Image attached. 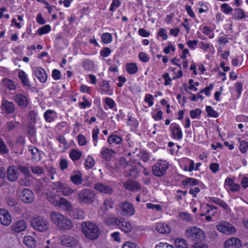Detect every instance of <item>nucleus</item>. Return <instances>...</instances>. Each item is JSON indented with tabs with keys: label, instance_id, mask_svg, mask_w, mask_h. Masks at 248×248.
<instances>
[{
	"label": "nucleus",
	"instance_id": "34",
	"mask_svg": "<svg viewBox=\"0 0 248 248\" xmlns=\"http://www.w3.org/2000/svg\"><path fill=\"white\" fill-rule=\"evenodd\" d=\"M127 72L130 74H134L138 70V67L135 63H128L125 65Z\"/></svg>",
	"mask_w": 248,
	"mask_h": 248
},
{
	"label": "nucleus",
	"instance_id": "12",
	"mask_svg": "<svg viewBox=\"0 0 248 248\" xmlns=\"http://www.w3.org/2000/svg\"><path fill=\"white\" fill-rule=\"evenodd\" d=\"M171 137L175 140H180L182 138L183 134L180 126L176 124H172L170 126Z\"/></svg>",
	"mask_w": 248,
	"mask_h": 248
},
{
	"label": "nucleus",
	"instance_id": "8",
	"mask_svg": "<svg viewBox=\"0 0 248 248\" xmlns=\"http://www.w3.org/2000/svg\"><path fill=\"white\" fill-rule=\"evenodd\" d=\"M217 229L224 233L232 234L235 232L234 227L227 222H221L216 226Z\"/></svg>",
	"mask_w": 248,
	"mask_h": 248
},
{
	"label": "nucleus",
	"instance_id": "47",
	"mask_svg": "<svg viewBox=\"0 0 248 248\" xmlns=\"http://www.w3.org/2000/svg\"><path fill=\"white\" fill-rule=\"evenodd\" d=\"M51 30V27L49 25H46L41 28H40L38 31V32L39 34L42 35L44 34L47 33L49 32Z\"/></svg>",
	"mask_w": 248,
	"mask_h": 248
},
{
	"label": "nucleus",
	"instance_id": "51",
	"mask_svg": "<svg viewBox=\"0 0 248 248\" xmlns=\"http://www.w3.org/2000/svg\"><path fill=\"white\" fill-rule=\"evenodd\" d=\"M18 169L25 175L26 177H29L31 176V174L28 167L24 166H19Z\"/></svg>",
	"mask_w": 248,
	"mask_h": 248
},
{
	"label": "nucleus",
	"instance_id": "21",
	"mask_svg": "<svg viewBox=\"0 0 248 248\" xmlns=\"http://www.w3.org/2000/svg\"><path fill=\"white\" fill-rule=\"evenodd\" d=\"M124 186L127 189L132 191L140 190L141 188L138 182L132 180H129L124 182Z\"/></svg>",
	"mask_w": 248,
	"mask_h": 248
},
{
	"label": "nucleus",
	"instance_id": "55",
	"mask_svg": "<svg viewBox=\"0 0 248 248\" xmlns=\"http://www.w3.org/2000/svg\"><path fill=\"white\" fill-rule=\"evenodd\" d=\"M99 133L98 128L93 129L92 132V137L94 146H96L98 140V135Z\"/></svg>",
	"mask_w": 248,
	"mask_h": 248
},
{
	"label": "nucleus",
	"instance_id": "32",
	"mask_svg": "<svg viewBox=\"0 0 248 248\" xmlns=\"http://www.w3.org/2000/svg\"><path fill=\"white\" fill-rule=\"evenodd\" d=\"M29 151L32 154V160L37 161L41 159L40 154L37 148L34 146H30L29 147Z\"/></svg>",
	"mask_w": 248,
	"mask_h": 248
},
{
	"label": "nucleus",
	"instance_id": "57",
	"mask_svg": "<svg viewBox=\"0 0 248 248\" xmlns=\"http://www.w3.org/2000/svg\"><path fill=\"white\" fill-rule=\"evenodd\" d=\"M18 123L16 121H11L10 122H8L6 124V128L7 130L9 131H10L13 130L15 127H16Z\"/></svg>",
	"mask_w": 248,
	"mask_h": 248
},
{
	"label": "nucleus",
	"instance_id": "54",
	"mask_svg": "<svg viewBox=\"0 0 248 248\" xmlns=\"http://www.w3.org/2000/svg\"><path fill=\"white\" fill-rule=\"evenodd\" d=\"M220 7L223 12L226 14L231 13L233 10L232 8L230 7L227 3H223Z\"/></svg>",
	"mask_w": 248,
	"mask_h": 248
},
{
	"label": "nucleus",
	"instance_id": "39",
	"mask_svg": "<svg viewBox=\"0 0 248 248\" xmlns=\"http://www.w3.org/2000/svg\"><path fill=\"white\" fill-rule=\"evenodd\" d=\"M82 66L85 70H90L93 68V62L89 59H85L82 62Z\"/></svg>",
	"mask_w": 248,
	"mask_h": 248
},
{
	"label": "nucleus",
	"instance_id": "18",
	"mask_svg": "<svg viewBox=\"0 0 248 248\" xmlns=\"http://www.w3.org/2000/svg\"><path fill=\"white\" fill-rule=\"evenodd\" d=\"M27 227L26 222L21 220L13 224L11 226L12 230L16 232H20L24 231Z\"/></svg>",
	"mask_w": 248,
	"mask_h": 248
},
{
	"label": "nucleus",
	"instance_id": "61",
	"mask_svg": "<svg viewBox=\"0 0 248 248\" xmlns=\"http://www.w3.org/2000/svg\"><path fill=\"white\" fill-rule=\"evenodd\" d=\"M111 52V50L109 47H105L100 51V54L101 56L107 57L110 55Z\"/></svg>",
	"mask_w": 248,
	"mask_h": 248
},
{
	"label": "nucleus",
	"instance_id": "13",
	"mask_svg": "<svg viewBox=\"0 0 248 248\" xmlns=\"http://www.w3.org/2000/svg\"><path fill=\"white\" fill-rule=\"evenodd\" d=\"M12 221L10 213L5 209H0V223L3 225H9Z\"/></svg>",
	"mask_w": 248,
	"mask_h": 248
},
{
	"label": "nucleus",
	"instance_id": "3",
	"mask_svg": "<svg viewBox=\"0 0 248 248\" xmlns=\"http://www.w3.org/2000/svg\"><path fill=\"white\" fill-rule=\"evenodd\" d=\"M83 233L85 237L92 240L98 238L100 231L98 227L91 222H85L82 224Z\"/></svg>",
	"mask_w": 248,
	"mask_h": 248
},
{
	"label": "nucleus",
	"instance_id": "31",
	"mask_svg": "<svg viewBox=\"0 0 248 248\" xmlns=\"http://www.w3.org/2000/svg\"><path fill=\"white\" fill-rule=\"evenodd\" d=\"M60 191L64 196H68L72 195L75 190L73 189L68 185L63 183Z\"/></svg>",
	"mask_w": 248,
	"mask_h": 248
},
{
	"label": "nucleus",
	"instance_id": "44",
	"mask_svg": "<svg viewBox=\"0 0 248 248\" xmlns=\"http://www.w3.org/2000/svg\"><path fill=\"white\" fill-rule=\"evenodd\" d=\"M54 113V111L48 109L44 113V118L46 122H51L54 120V118L52 116V114Z\"/></svg>",
	"mask_w": 248,
	"mask_h": 248
},
{
	"label": "nucleus",
	"instance_id": "1",
	"mask_svg": "<svg viewBox=\"0 0 248 248\" xmlns=\"http://www.w3.org/2000/svg\"><path fill=\"white\" fill-rule=\"evenodd\" d=\"M52 221L62 230H70L74 226L72 221L59 212H54L50 214Z\"/></svg>",
	"mask_w": 248,
	"mask_h": 248
},
{
	"label": "nucleus",
	"instance_id": "63",
	"mask_svg": "<svg viewBox=\"0 0 248 248\" xmlns=\"http://www.w3.org/2000/svg\"><path fill=\"white\" fill-rule=\"evenodd\" d=\"M78 140L80 145L84 146L87 144L86 138L82 134H79L78 136Z\"/></svg>",
	"mask_w": 248,
	"mask_h": 248
},
{
	"label": "nucleus",
	"instance_id": "56",
	"mask_svg": "<svg viewBox=\"0 0 248 248\" xmlns=\"http://www.w3.org/2000/svg\"><path fill=\"white\" fill-rule=\"evenodd\" d=\"M208 245L206 243L203 242H194L191 248H208Z\"/></svg>",
	"mask_w": 248,
	"mask_h": 248
},
{
	"label": "nucleus",
	"instance_id": "20",
	"mask_svg": "<svg viewBox=\"0 0 248 248\" xmlns=\"http://www.w3.org/2000/svg\"><path fill=\"white\" fill-rule=\"evenodd\" d=\"M56 207L63 209L65 211H70L73 208L72 205L70 202L63 197H61L58 204Z\"/></svg>",
	"mask_w": 248,
	"mask_h": 248
},
{
	"label": "nucleus",
	"instance_id": "22",
	"mask_svg": "<svg viewBox=\"0 0 248 248\" xmlns=\"http://www.w3.org/2000/svg\"><path fill=\"white\" fill-rule=\"evenodd\" d=\"M15 100L21 108H24L28 106V100L26 96L22 94H18L16 95L15 96Z\"/></svg>",
	"mask_w": 248,
	"mask_h": 248
},
{
	"label": "nucleus",
	"instance_id": "48",
	"mask_svg": "<svg viewBox=\"0 0 248 248\" xmlns=\"http://www.w3.org/2000/svg\"><path fill=\"white\" fill-rule=\"evenodd\" d=\"M63 183L61 182H52L51 184V187L53 190H56L57 192H60L61 187Z\"/></svg>",
	"mask_w": 248,
	"mask_h": 248
},
{
	"label": "nucleus",
	"instance_id": "64",
	"mask_svg": "<svg viewBox=\"0 0 248 248\" xmlns=\"http://www.w3.org/2000/svg\"><path fill=\"white\" fill-rule=\"evenodd\" d=\"M122 248H140L135 243L132 242H127L124 244Z\"/></svg>",
	"mask_w": 248,
	"mask_h": 248
},
{
	"label": "nucleus",
	"instance_id": "11",
	"mask_svg": "<svg viewBox=\"0 0 248 248\" xmlns=\"http://www.w3.org/2000/svg\"><path fill=\"white\" fill-rule=\"evenodd\" d=\"M93 188L104 194L110 195L114 191L112 187L101 183H98L94 185Z\"/></svg>",
	"mask_w": 248,
	"mask_h": 248
},
{
	"label": "nucleus",
	"instance_id": "38",
	"mask_svg": "<svg viewBox=\"0 0 248 248\" xmlns=\"http://www.w3.org/2000/svg\"><path fill=\"white\" fill-rule=\"evenodd\" d=\"M122 141V139L121 137L115 135H110L108 139V141L109 144H112L113 143L120 144L121 143Z\"/></svg>",
	"mask_w": 248,
	"mask_h": 248
},
{
	"label": "nucleus",
	"instance_id": "49",
	"mask_svg": "<svg viewBox=\"0 0 248 248\" xmlns=\"http://www.w3.org/2000/svg\"><path fill=\"white\" fill-rule=\"evenodd\" d=\"M31 169L34 174L40 175L44 172L43 168L40 166L31 167Z\"/></svg>",
	"mask_w": 248,
	"mask_h": 248
},
{
	"label": "nucleus",
	"instance_id": "9",
	"mask_svg": "<svg viewBox=\"0 0 248 248\" xmlns=\"http://www.w3.org/2000/svg\"><path fill=\"white\" fill-rule=\"evenodd\" d=\"M60 240L62 244L67 247L73 248L78 244V241L76 237L67 234L62 235Z\"/></svg>",
	"mask_w": 248,
	"mask_h": 248
},
{
	"label": "nucleus",
	"instance_id": "15",
	"mask_svg": "<svg viewBox=\"0 0 248 248\" xmlns=\"http://www.w3.org/2000/svg\"><path fill=\"white\" fill-rule=\"evenodd\" d=\"M34 73L38 80L42 83H44L47 79V75L46 71L40 67H35Z\"/></svg>",
	"mask_w": 248,
	"mask_h": 248
},
{
	"label": "nucleus",
	"instance_id": "27",
	"mask_svg": "<svg viewBox=\"0 0 248 248\" xmlns=\"http://www.w3.org/2000/svg\"><path fill=\"white\" fill-rule=\"evenodd\" d=\"M114 202L111 199H107L105 200L103 203V205L105 207L104 209H100V211H103L102 216L105 217V215L107 214V211L108 209H112L113 207Z\"/></svg>",
	"mask_w": 248,
	"mask_h": 248
},
{
	"label": "nucleus",
	"instance_id": "59",
	"mask_svg": "<svg viewBox=\"0 0 248 248\" xmlns=\"http://www.w3.org/2000/svg\"><path fill=\"white\" fill-rule=\"evenodd\" d=\"M110 89V85L108 82L106 80L103 81V85H102L101 90L106 93H108Z\"/></svg>",
	"mask_w": 248,
	"mask_h": 248
},
{
	"label": "nucleus",
	"instance_id": "40",
	"mask_svg": "<svg viewBox=\"0 0 248 248\" xmlns=\"http://www.w3.org/2000/svg\"><path fill=\"white\" fill-rule=\"evenodd\" d=\"M206 111L209 117H213L214 118H217L219 116L218 113L213 109L212 107L208 106L206 107Z\"/></svg>",
	"mask_w": 248,
	"mask_h": 248
},
{
	"label": "nucleus",
	"instance_id": "5",
	"mask_svg": "<svg viewBox=\"0 0 248 248\" xmlns=\"http://www.w3.org/2000/svg\"><path fill=\"white\" fill-rule=\"evenodd\" d=\"M30 222L31 226L39 232H45L49 228V223L40 216H33L31 217Z\"/></svg>",
	"mask_w": 248,
	"mask_h": 248
},
{
	"label": "nucleus",
	"instance_id": "7",
	"mask_svg": "<svg viewBox=\"0 0 248 248\" xmlns=\"http://www.w3.org/2000/svg\"><path fill=\"white\" fill-rule=\"evenodd\" d=\"M169 169V164L166 161L160 160L152 167L153 173L156 176L164 175Z\"/></svg>",
	"mask_w": 248,
	"mask_h": 248
},
{
	"label": "nucleus",
	"instance_id": "10",
	"mask_svg": "<svg viewBox=\"0 0 248 248\" xmlns=\"http://www.w3.org/2000/svg\"><path fill=\"white\" fill-rule=\"evenodd\" d=\"M20 197L21 201L27 203H31L34 200V195L33 192L28 188L23 189Z\"/></svg>",
	"mask_w": 248,
	"mask_h": 248
},
{
	"label": "nucleus",
	"instance_id": "58",
	"mask_svg": "<svg viewBox=\"0 0 248 248\" xmlns=\"http://www.w3.org/2000/svg\"><path fill=\"white\" fill-rule=\"evenodd\" d=\"M202 113V111L199 108H196L194 110H191L190 112V117L192 119H195L196 117L199 116Z\"/></svg>",
	"mask_w": 248,
	"mask_h": 248
},
{
	"label": "nucleus",
	"instance_id": "62",
	"mask_svg": "<svg viewBox=\"0 0 248 248\" xmlns=\"http://www.w3.org/2000/svg\"><path fill=\"white\" fill-rule=\"evenodd\" d=\"M147 208L150 209H155L157 211H161L162 210V206L159 204H154L152 203H148L146 204Z\"/></svg>",
	"mask_w": 248,
	"mask_h": 248
},
{
	"label": "nucleus",
	"instance_id": "52",
	"mask_svg": "<svg viewBox=\"0 0 248 248\" xmlns=\"http://www.w3.org/2000/svg\"><path fill=\"white\" fill-rule=\"evenodd\" d=\"M84 164L86 167H88L89 168H92L94 164L93 158L91 156H88L86 159L85 163Z\"/></svg>",
	"mask_w": 248,
	"mask_h": 248
},
{
	"label": "nucleus",
	"instance_id": "4",
	"mask_svg": "<svg viewBox=\"0 0 248 248\" xmlns=\"http://www.w3.org/2000/svg\"><path fill=\"white\" fill-rule=\"evenodd\" d=\"M95 199L94 192L89 188H84L79 191L77 194V199L80 203L90 204L93 203Z\"/></svg>",
	"mask_w": 248,
	"mask_h": 248
},
{
	"label": "nucleus",
	"instance_id": "43",
	"mask_svg": "<svg viewBox=\"0 0 248 248\" xmlns=\"http://www.w3.org/2000/svg\"><path fill=\"white\" fill-rule=\"evenodd\" d=\"M248 149V142L245 140H243L240 141L239 149L242 153H246Z\"/></svg>",
	"mask_w": 248,
	"mask_h": 248
},
{
	"label": "nucleus",
	"instance_id": "42",
	"mask_svg": "<svg viewBox=\"0 0 248 248\" xmlns=\"http://www.w3.org/2000/svg\"><path fill=\"white\" fill-rule=\"evenodd\" d=\"M35 123L30 122L27 127L28 134L31 136H34L36 133V129L35 128Z\"/></svg>",
	"mask_w": 248,
	"mask_h": 248
},
{
	"label": "nucleus",
	"instance_id": "28",
	"mask_svg": "<svg viewBox=\"0 0 248 248\" xmlns=\"http://www.w3.org/2000/svg\"><path fill=\"white\" fill-rule=\"evenodd\" d=\"M105 163L106 168L111 172L118 171L119 168L116 160H108Z\"/></svg>",
	"mask_w": 248,
	"mask_h": 248
},
{
	"label": "nucleus",
	"instance_id": "30",
	"mask_svg": "<svg viewBox=\"0 0 248 248\" xmlns=\"http://www.w3.org/2000/svg\"><path fill=\"white\" fill-rule=\"evenodd\" d=\"M23 241L25 245L30 248H34L36 245L35 239L31 235L24 236Z\"/></svg>",
	"mask_w": 248,
	"mask_h": 248
},
{
	"label": "nucleus",
	"instance_id": "19",
	"mask_svg": "<svg viewBox=\"0 0 248 248\" xmlns=\"http://www.w3.org/2000/svg\"><path fill=\"white\" fill-rule=\"evenodd\" d=\"M117 226L125 233L130 232L132 229L130 223L122 218L119 220Z\"/></svg>",
	"mask_w": 248,
	"mask_h": 248
},
{
	"label": "nucleus",
	"instance_id": "41",
	"mask_svg": "<svg viewBox=\"0 0 248 248\" xmlns=\"http://www.w3.org/2000/svg\"><path fill=\"white\" fill-rule=\"evenodd\" d=\"M139 171L135 166L132 167L129 169L126 173V175L133 178H136L138 176Z\"/></svg>",
	"mask_w": 248,
	"mask_h": 248
},
{
	"label": "nucleus",
	"instance_id": "16",
	"mask_svg": "<svg viewBox=\"0 0 248 248\" xmlns=\"http://www.w3.org/2000/svg\"><path fill=\"white\" fill-rule=\"evenodd\" d=\"M19 176L18 170L14 166H10L7 170V177L11 182L16 181Z\"/></svg>",
	"mask_w": 248,
	"mask_h": 248
},
{
	"label": "nucleus",
	"instance_id": "17",
	"mask_svg": "<svg viewBox=\"0 0 248 248\" xmlns=\"http://www.w3.org/2000/svg\"><path fill=\"white\" fill-rule=\"evenodd\" d=\"M1 108L7 114L12 113L15 110L14 105L6 100H3L1 102Z\"/></svg>",
	"mask_w": 248,
	"mask_h": 248
},
{
	"label": "nucleus",
	"instance_id": "33",
	"mask_svg": "<svg viewBox=\"0 0 248 248\" xmlns=\"http://www.w3.org/2000/svg\"><path fill=\"white\" fill-rule=\"evenodd\" d=\"M18 75L24 86H27L29 88L31 86L25 72L23 71H20L18 72Z\"/></svg>",
	"mask_w": 248,
	"mask_h": 248
},
{
	"label": "nucleus",
	"instance_id": "24",
	"mask_svg": "<svg viewBox=\"0 0 248 248\" xmlns=\"http://www.w3.org/2000/svg\"><path fill=\"white\" fill-rule=\"evenodd\" d=\"M116 154V152L108 148H104L101 152V156L102 158L108 161Z\"/></svg>",
	"mask_w": 248,
	"mask_h": 248
},
{
	"label": "nucleus",
	"instance_id": "23",
	"mask_svg": "<svg viewBox=\"0 0 248 248\" xmlns=\"http://www.w3.org/2000/svg\"><path fill=\"white\" fill-rule=\"evenodd\" d=\"M155 230L160 233H169L170 231V226L163 222L156 223Z\"/></svg>",
	"mask_w": 248,
	"mask_h": 248
},
{
	"label": "nucleus",
	"instance_id": "2",
	"mask_svg": "<svg viewBox=\"0 0 248 248\" xmlns=\"http://www.w3.org/2000/svg\"><path fill=\"white\" fill-rule=\"evenodd\" d=\"M185 235L190 240L194 242H203L206 239V234L203 230L196 226L188 228Z\"/></svg>",
	"mask_w": 248,
	"mask_h": 248
},
{
	"label": "nucleus",
	"instance_id": "46",
	"mask_svg": "<svg viewBox=\"0 0 248 248\" xmlns=\"http://www.w3.org/2000/svg\"><path fill=\"white\" fill-rule=\"evenodd\" d=\"M119 220L117 217H109L105 219V222L106 224L110 225H116L117 226Z\"/></svg>",
	"mask_w": 248,
	"mask_h": 248
},
{
	"label": "nucleus",
	"instance_id": "53",
	"mask_svg": "<svg viewBox=\"0 0 248 248\" xmlns=\"http://www.w3.org/2000/svg\"><path fill=\"white\" fill-rule=\"evenodd\" d=\"M235 11L236 12L237 16L234 17L235 19H243L246 17L244 11L241 8L235 9Z\"/></svg>",
	"mask_w": 248,
	"mask_h": 248
},
{
	"label": "nucleus",
	"instance_id": "50",
	"mask_svg": "<svg viewBox=\"0 0 248 248\" xmlns=\"http://www.w3.org/2000/svg\"><path fill=\"white\" fill-rule=\"evenodd\" d=\"M180 217L183 220L189 222L192 221V218L190 215L186 212H182L179 215Z\"/></svg>",
	"mask_w": 248,
	"mask_h": 248
},
{
	"label": "nucleus",
	"instance_id": "6",
	"mask_svg": "<svg viewBox=\"0 0 248 248\" xmlns=\"http://www.w3.org/2000/svg\"><path fill=\"white\" fill-rule=\"evenodd\" d=\"M117 209L120 211L121 214L124 217L132 216L135 212L134 205L127 201H124L118 204Z\"/></svg>",
	"mask_w": 248,
	"mask_h": 248
},
{
	"label": "nucleus",
	"instance_id": "37",
	"mask_svg": "<svg viewBox=\"0 0 248 248\" xmlns=\"http://www.w3.org/2000/svg\"><path fill=\"white\" fill-rule=\"evenodd\" d=\"M176 248H188L186 240L183 238H177L175 240Z\"/></svg>",
	"mask_w": 248,
	"mask_h": 248
},
{
	"label": "nucleus",
	"instance_id": "25",
	"mask_svg": "<svg viewBox=\"0 0 248 248\" xmlns=\"http://www.w3.org/2000/svg\"><path fill=\"white\" fill-rule=\"evenodd\" d=\"M46 196L47 200L55 206H57L58 204V202L60 199V197H59L56 193L51 192L48 193H46Z\"/></svg>",
	"mask_w": 248,
	"mask_h": 248
},
{
	"label": "nucleus",
	"instance_id": "45",
	"mask_svg": "<svg viewBox=\"0 0 248 248\" xmlns=\"http://www.w3.org/2000/svg\"><path fill=\"white\" fill-rule=\"evenodd\" d=\"M102 42L105 44H108L112 41V36L109 33H104L101 37Z\"/></svg>",
	"mask_w": 248,
	"mask_h": 248
},
{
	"label": "nucleus",
	"instance_id": "35",
	"mask_svg": "<svg viewBox=\"0 0 248 248\" xmlns=\"http://www.w3.org/2000/svg\"><path fill=\"white\" fill-rule=\"evenodd\" d=\"M70 180L76 185H79L82 184L83 182L82 176L81 173L74 174L70 176Z\"/></svg>",
	"mask_w": 248,
	"mask_h": 248
},
{
	"label": "nucleus",
	"instance_id": "14",
	"mask_svg": "<svg viewBox=\"0 0 248 248\" xmlns=\"http://www.w3.org/2000/svg\"><path fill=\"white\" fill-rule=\"evenodd\" d=\"M241 241L236 237H232L227 240L224 243L225 248H240Z\"/></svg>",
	"mask_w": 248,
	"mask_h": 248
},
{
	"label": "nucleus",
	"instance_id": "29",
	"mask_svg": "<svg viewBox=\"0 0 248 248\" xmlns=\"http://www.w3.org/2000/svg\"><path fill=\"white\" fill-rule=\"evenodd\" d=\"M199 181L196 179L187 177L186 179L182 180V184L186 187H189L198 185Z\"/></svg>",
	"mask_w": 248,
	"mask_h": 248
},
{
	"label": "nucleus",
	"instance_id": "36",
	"mask_svg": "<svg viewBox=\"0 0 248 248\" xmlns=\"http://www.w3.org/2000/svg\"><path fill=\"white\" fill-rule=\"evenodd\" d=\"M82 154V152L76 149H73L70 152L69 156L72 160L75 161L78 160L80 158Z\"/></svg>",
	"mask_w": 248,
	"mask_h": 248
},
{
	"label": "nucleus",
	"instance_id": "26",
	"mask_svg": "<svg viewBox=\"0 0 248 248\" xmlns=\"http://www.w3.org/2000/svg\"><path fill=\"white\" fill-rule=\"evenodd\" d=\"M69 214L74 219H82L84 217V213L81 210L78 209H72L70 211Z\"/></svg>",
	"mask_w": 248,
	"mask_h": 248
},
{
	"label": "nucleus",
	"instance_id": "60",
	"mask_svg": "<svg viewBox=\"0 0 248 248\" xmlns=\"http://www.w3.org/2000/svg\"><path fill=\"white\" fill-rule=\"evenodd\" d=\"M139 58L143 62H148L150 59L149 57L145 53L142 52L139 53Z\"/></svg>",
	"mask_w": 248,
	"mask_h": 248
}]
</instances>
